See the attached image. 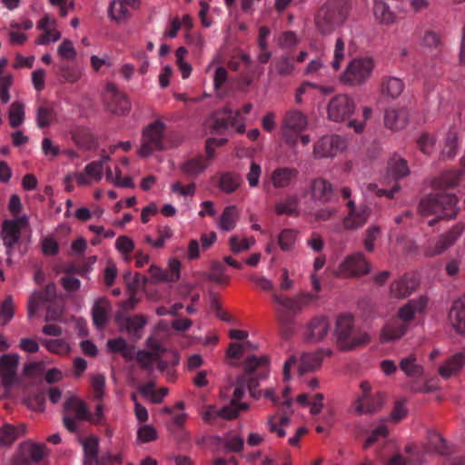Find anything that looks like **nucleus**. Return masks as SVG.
<instances>
[{"label":"nucleus","instance_id":"obj_43","mask_svg":"<svg viewBox=\"0 0 465 465\" xmlns=\"http://www.w3.org/2000/svg\"><path fill=\"white\" fill-rule=\"evenodd\" d=\"M25 104L20 101H15L11 104L8 112L9 124L13 128H17L25 121Z\"/></svg>","mask_w":465,"mask_h":465},{"label":"nucleus","instance_id":"obj_42","mask_svg":"<svg viewBox=\"0 0 465 465\" xmlns=\"http://www.w3.org/2000/svg\"><path fill=\"white\" fill-rule=\"evenodd\" d=\"M373 13L375 18L381 24L390 25L395 20L393 12H391L389 5L381 0L375 1Z\"/></svg>","mask_w":465,"mask_h":465},{"label":"nucleus","instance_id":"obj_49","mask_svg":"<svg viewBox=\"0 0 465 465\" xmlns=\"http://www.w3.org/2000/svg\"><path fill=\"white\" fill-rule=\"evenodd\" d=\"M124 279L130 292H137L140 288L144 287L150 282V278L137 272L133 274L131 272H126L124 274Z\"/></svg>","mask_w":465,"mask_h":465},{"label":"nucleus","instance_id":"obj_63","mask_svg":"<svg viewBox=\"0 0 465 465\" xmlns=\"http://www.w3.org/2000/svg\"><path fill=\"white\" fill-rule=\"evenodd\" d=\"M390 165L391 175L396 179H401L409 173L407 162L403 159L394 160Z\"/></svg>","mask_w":465,"mask_h":465},{"label":"nucleus","instance_id":"obj_27","mask_svg":"<svg viewBox=\"0 0 465 465\" xmlns=\"http://www.w3.org/2000/svg\"><path fill=\"white\" fill-rule=\"evenodd\" d=\"M213 159H208V155H197L185 160L180 166L183 173L189 177H196L202 173Z\"/></svg>","mask_w":465,"mask_h":465},{"label":"nucleus","instance_id":"obj_7","mask_svg":"<svg viewBox=\"0 0 465 465\" xmlns=\"http://www.w3.org/2000/svg\"><path fill=\"white\" fill-rule=\"evenodd\" d=\"M308 125L307 116L297 109L288 110L282 119L281 132L284 143L294 147L298 143L299 134Z\"/></svg>","mask_w":465,"mask_h":465},{"label":"nucleus","instance_id":"obj_17","mask_svg":"<svg viewBox=\"0 0 465 465\" xmlns=\"http://www.w3.org/2000/svg\"><path fill=\"white\" fill-rule=\"evenodd\" d=\"M18 363L19 358L16 354H5L0 357V376L5 387H10L16 381Z\"/></svg>","mask_w":465,"mask_h":465},{"label":"nucleus","instance_id":"obj_18","mask_svg":"<svg viewBox=\"0 0 465 465\" xmlns=\"http://www.w3.org/2000/svg\"><path fill=\"white\" fill-rule=\"evenodd\" d=\"M295 71V61L292 54H284L276 56L270 65L268 75L270 77L281 76L289 77Z\"/></svg>","mask_w":465,"mask_h":465},{"label":"nucleus","instance_id":"obj_22","mask_svg":"<svg viewBox=\"0 0 465 465\" xmlns=\"http://www.w3.org/2000/svg\"><path fill=\"white\" fill-rule=\"evenodd\" d=\"M427 303L428 300L424 296L412 299L399 309L395 319H399L401 322H406L407 327H409V323L414 319L415 314L422 312Z\"/></svg>","mask_w":465,"mask_h":465},{"label":"nucleus","instance_id":"obj_59","mask_svg":"<svg viewBox=\"0 0 465 465\" xmlns=\"http://www.w3.org/2000/svg\"><path fill=\"white\" fill-rule=\"evenodd\" d=\"M183 307V305L182 303L176 302V343H182L181 339L183 337L179 334V332L188 330L193 324L191 320L183 318L178 312V311Z\"/></svg>","mask_w":465,"mask_h":465},{"label":"nucleus","instance_id":"obj_45","mask_svg":"<svg viewBox=\"0 0 465 465\" xmlns=\"http://www.w3.org/2000/svg\"><path fill=\"white\" fill-rule=\"evenodd\" d=\"M400 368L409 377L419 378L423 374L422 366L417 363V359L413 355L401 359Z\"/></svg>","mask_w":465,"mask_h":465},{"label":"nucleus","instance_id":"obj_28","mask_svg":"<svg viewBox=\"0 0 465 465\" xmlns=\"http://www.w3.org/2000/svg\"><path fill=\"white\" fill-rule=\"evenodd\" d=\"M111 305L107 299L99 298L92 308V318L97 329H103L109 320Z\"/></svg>","mask_w":465,"mask_h":465},{"label":"nucleus","instance_id":"obj_36","mask_svg":"<svg viewBox=\"0 0 465 465\" xmlns=\"http://www.w3.org/2000/svg\"><path fill=\"white\" fill-rule=\"evenodd\" d=\"M147 342L153 352L139 351L136 355V359L138 362L141 363V367L143 370H149L151 368L153 363V353H154L156 356H160L161 353L164 351L162 345L153 339H148Z\"/></svg>","mask_w":465,"mask_h":465},{"label":"nucleus","instance_id":"obj_46","mask_svg":"<svg viewBox=\"0 0 465 465\" xmlns=\"http://www.w3.org/2000/svg\"><path fill=\"white\" fill-rule=\"evenodd\" d=\"M241 177L232 173H223L219 180V188L226 193H232L238 189L241 184Z\"/></svg>","mask_w":465,"mask_h":465},{"label":"nucleus","instance_id":"obj_32","mask_svg":"<svg viewBox=\"0 0 465 465\" xmlns=\"http://www.w3.org/2000/svg\"><path fill=\"white\" fill-rule=\"evenodd\" d=\"M408 122V112L404 109H387L384 114V124L391 130H400L405 127Z\"/></svg>","mask_w":465,"mask_h":465},{"label":"nucleus","instance_id":"obj_4","mask_svg":"<svg viewBox=\"0 0 465 465\" xmlns=\"http://www.w3.org/2000/svg\"><path fill=\"white\" fill-rule=\"evenodd\" d=\"M457 203V197L451 193L430 194L420 200L419 211L422 215H436V218L428 223L430 226H433L439 220L454 218L458 213Z\"/></svg>","mask_w":465,"mask_h":465},{"label":"nucleus","instance_id":"obj_57","mask_svg":"<svg viewBox=\"0 0 465 465\" xmlns=\"http://www.w3.org/2000/svg\"><path fill=\"white\" fill-rule=\"evenodd\" d=\"M296 231L292 229H283L278 237V242L282 251H289L296 240Z\"/></svg>","mask_w":465,"mask_h":465},{"label":"nucleus","instance_id":"obj_10","mask_svg":"<svg viewBox=\"0 0 465 465\" xmlns=\"http://www.w3.org/2000/svg\"><path fill=\"white\" fill-rule=\"evenodd\" d=\"M64 426L71 432L78 429V421L87 420L88 408L86 404L76 396L68 397L64 403Z\"/></svg>","mask_w":465,"mask_h":465},{"label":"nucleus","instance_id":"obj_13","mask_svg":"<svg viewBox=\"0 0 465 465\" xmlns=\"http://www.w3.org/2000/svg\"><path fill=\"white\" fill-rule=\"evenodd\" d=\"M27 225V217L22 216L15 220H7L3 223L1 236L4 244L7 247V253L10 254L11 250L16 244L21 236V231Z\"/></svg>","mask_w":465,"mask_h":465},{"label":"nucleus","instance_id":"obj_51","mask_svg":"<svg viewBox=\"0 0 465 465\" xmlns=\"http://www.w3.org/2000/svg\"><path fill=\"white\" fill-rule=\"evenodd\" d=\"M458 136L454 131H450L445 138L441 155L446 159H452L457 154Z\"/></svg>","mask_w":465,"mask_h":465},{"label":"nucleus","instance_id":"obj_3","mask_svg":"<svg viewBox=\"0 0 465 465\" xmlns=\"http://www.w3.org/2000/svg\"><path fill=\"white\" fill-rule=\"evenodd\" d=\"M349 8V0H327L315 16L318 31L323 35L333 33L346 21Z\"/></svg>","mask_w":465,"mask_h":465},{"label":"nucleus","instance_id":"obj_26","mask_svg":"<svg viewBox=\"0 0 465 465\" xmlns=\"http://www.w3.org/2000/svg\"><path fill=\"white\" fill-rule=\"evenodd\" d=\"M383 400L381 395H371L368 397H359L353 403L354 411L357 414H371L377 412L382 406Z\"/></svg>","mask_w":465,"mask_h":465},{"label":"nucleus","instance_id":"obj_40","mask_svg":"<svg viewBox=\"0 0 465 465\" xmlns=\"http://www.w3.org/2000/svg\"><path fill=\"white\" fill-rule=\"evenodd\" d=\"M184 403L183 401H176V440L179 439L181 441H187L190 439V434L183 429V424L186 422L188 415L183 412Z\"/></svg>","mask_w":465,"mask_h":465},{"label":"nucleus","instance_id":"obj_6","mask_svg":"<svg viewBox=\"0 0 465 465\" xmlns=\"http://www.w3.org/2000/svg\"><path fill=\"white\" fill-rule=\"evenodd\" d=\"M165 124L156 120L147 124L142 131L140 147L137 153L142 158H147L155 151H163L167 148L165 142Z\"/></svg>","mask_w":465,"mask_h":465},{"label":"nucleus","instance_id":"obj_11","mask_svg":"<svg viewBox=\"0 0 465 465\" xmlns=\"http://www.w3.org/2000/svg\"><path fill=\"white\" fill-rule=\"evenodd\" d=\"M347 147L346 140L338 135L331 134L321 137L313 146V154L317 158L333 157Z\"/></svg>","mask_w":465,"mask_h":465},{"label":"nucleus","instance_id":"obj_23","mask_svg":"<svg viewBox=\"0 0 465 465\" xmlns=\"http://www.w3.org/2000/svg\"><path fill=\"white\" fill-rule=\"evenodd\" d=\"M419 285L418 279L412 274H405L391 284V294L397 299L405 298L416 290Z\"/></svg>","mask_w":465,"mask_h":465},{"label":"nucleus","instance_id":"obj_12","mask_svg":"<svg viewBox=\"0 0 465 465\" xmlns=\"http://www.w3.org/2000/svg\"><path fill=\"white\" fill-rule=\"evenodd\" d=\"M354 110V101L346 94H339L331 98L328 104V118L333 122H343L350 118Z\"/></svg>","mask_w":465,"mask_h":465},{"label":"nucleus","instance_id":"obj_25","mask_svg":"<svg viewBox=\"0 0 465 465\" xmlns=\"http://www.w3.org/2000/svg\"><path fill=\"white\" fill-rule=\"evenodd\" d=\"M298 171L292 167H278L271 174V182L275 189L289 187L297 178Z\"/></svg>","mask_w":465,"mask_h":465},{"label":"nucleus","instance_id":"obj_30","mask_svg":"<svg viewBox=\"0 0 465 465\" xmlns=\"http://www.w3.org/2000/svg\"><path fill=\"white\" fill-rule=\"evenodd\" d=\"M221 114V116H217L214 119L212 124L213 131L216 134H223L229 127H233L238 121L240 112L226 107L223 110Z\"/></svg>","mask_w":465,"mask_h":465},{"label":"nucleus","instance_id":"obj_9","mask_svg":"<svg viewBox=\"0 0 465 465\" xmlns=\"http://www.w3.org/2000/svg\"><path fill=\"white\" fill-rule=\"evenodd\" d=\"M105 110L115 115H125L131 110L127 95L118 90L113 83H107L102 94Z\"/></svg>","mask_w":465,"mask_h":465},{"label":"nucleus","instance_id":"obj_29","mask_svg":"<svg viewBox=\"0 0 465 465\" xmlns=\"http://www.w3.org/2000/svg\"><path fill=\"white\" fill-rule=\"evenodd\" d=\"M406 322L399 319H392L387 322L381 330V340L382 342H390L401 338L407 331Z\"/></svg>","mask_w":465,"mask_h":465},{"label":"nucleus","instance_id":"obj_33","mask_svg":"<svg viewBox=\"0 0 465 465\" xmlns=\"http://www.w3.org/2000/svg\"><path fill=\"white\" fill-rule=\"evenodd\" d=\"M464 364L465 354L463 352L455 353L443 365L440 367L439 373L442 378L448 379L460 371Z\"/></svg>","mask_w":465,"mask_h":465},{"label":"nucleus","instance_id":"obj_5","mask_svg":"<svg viewBox=\"0 0 465 465\" xmlns=\"http://www.w3.org/2000/svg\"><path fill=\"white\" fill-rule=\"evenodd\" d=\"M334 334L337 345L342 351H351L370 342L369 334L355 328L354 319L349 314L337 318Z\"/></svg>","mask_w":465,"mask_h":465},{"label":"nucleus","instance_id":"obj_64","mask_svg":"<svg viewBox=\"0 0 465 465\" xmlns=\"http://www.w3.org/2000/svg\"><path fill=\"white\" fill-rule=\"evenodd\" d=\"M43 31L44 35L36 39V45H47L50 42H56L61 38V33L56 29V26H52Z\"/></svg>","mask_w":465,"mask_h":465},{"label":"nucleus","instance_id":"obj_19","mask_svg":"<svg viewBox=\"0 0 465 465\" xmlns=\"http://www.w3.org/2000/svg\"><path fill=\"white\" fill-rule=\"evenodd\" d=\"M56 297V286L51 282L45 286L44 291L34 292L28 300L27 312L28 317L32 318L35 316L39 309L41 303L51 302Z\"/></svg>","mask_w":465,"mask_h":465},{"label":"nucleus","instance_id":"obj_52","mask_svg":"<svg viewBox=\"0 0 465 465\" xmlns=\"http://www.w3.org/2000/svg\"><path fill=\"white\" fill-rule=\"evenodd\" d=\"M25 455L34 462L40 461L46 454V448L44 444L27 443L24 447Z\"/></svg>","mask_w":465,"mask_h":465},{"label":"nucleus","instance_id":"obj_47","mask_svg":"<svg viewBox=\"0 0 465 465\" xmlns=\"http://www.w3.org/2000/svg\"><path fill=\"white\" fill-rule=\"evenodd\" d=\"M237 216L236 206L231 205L225 207L219 220L220 228L223 231L232 230L236 225Z\"/></svg>","mask_w":465,"mask_h":465},{"label":"nucleus","instance_id":"obj_35","mask_svg":"<svg viewBox=\"0 0 465 465\" xmlns=\"http://www.w3.org/2000/svg\"><path fill=\"white\" fill-rule=\"evenodd\" d=\"M173 263V262L170 260V269H163L155 264H152L148 271L150 274V282L153 284H160L172 282L174 277Z\"/></svg>","mask_w":465,"mask_h":465},{"label":"nucleus","instance_id":"obj_58","mask_svg":"<svg viewBox=\"0 0 465 465\" xmlns=\"http://www.w3.org/2000/svg\"><path fill=\"white\" fill-rule=\"evenodd\" d=\"M57 54L64 60L73 61L75 59L77 52L72 41L64 39L57 48Z\"/></svg>","mask_w":465,"mask_h":465},{"label":"nucleus","instance_id":"obj_21","mask_svg":"<svg viewBox=\"0 0 465 465\" xmlns=\"http://www.w3.org/2000/svg\"><path fill=\"white\" fill-rule=\"evenodd\" d=\"M312 198L321 203H327L333 200L335 192L332 184L322 177L314 179L311 183Z\"/></svg>","mask_w":465,"mask_h":465},{"label":"nucleus","instance_id":"obj_20","mask_svg":"<svg viewBox=\"0 0 465 465\" xmlns=\"http://www.w3.org/2000/svg\"><path fill=\"white\" fill-rule=\"evenodd\" d=\"M330 331V323L326 317L316 316L307 325L305 339L307 341L315 343L322 341Z\"/></svg>","mask_w":465,"mask_h":465},{"label":"nucleus","instance_id":"obj_8","mask_svg":"<svg viewBox=\"0 0 465 465\" xmlns=\"http://www.w3.org/2000/svg\"><path fill=\"white\" fill-rule=\"evenodd\" d=\"M374 66L375 62L371 57L355 58L348 64L341 80L351 85H361L371 77Z\"/></svg>","mask_w":465,"mask_h":465},{"label":"nucleus","instance_id":"obj_38","mask_svg":"<svg viewBox=\"0 0 465 465\" xmlns=\"http://www.w3.org/2000/svg\"><path fill=\"white\" fill-rule=\"evenodd\" d=\"M217 417L231 420L236 418V411L232 406H224L218 410L215 406H208L203 412V420L205 422L212 423Z\"/></svg>","mask_w":465,"mask_h":465},{"label":"nucleus","instance_id":"obj_34","mask_svg":"<svg viewBox=\"0 0 465 465\" xmlns=\"http://www.w3.org/2000/svg\"><path fill=\"white\" fill-rule=\"evenodd\" d=\"M322 351L315 352H305L301 356V361L298 365L300 375L319 368L322 361Z\"/></svg>","mask_w":465,"mask_h":465},{"label":"nucleus","instance_id":"obj_39","mask_svg":"<svg viewBox=\"0 0 465 465\" xmlns=\"http://www.w3.org/2000/svg\"><path fill=\"white\" fill-rule=\"evenodd\" d=\"M24 433L25 429L23 425L16 427L11 424H5L0 428V445L10 446Z\"/></svg>","mask_w":465,"mask_h":465},{"label":"nucleus","instance_id":"obj_54","mask_svg":"<svg viewBox=\"0 0 465 465\" xmlns=\"http://www.w3.org/2000/svg\"><path fill=\"white\" fill-rule=\"evenodd\" d=\"M225 270L226 268L222 262H213L211 267V272L208 274V279L219 284L227 283L229 278L225 274Z\"/></svg>","mask_w":465,"mask_h":465},{"label":"nucleus","instance_id":"obj_56","mask_svg":"<svg viewBox=\"0 0 465 465\" xmlns=\"http://www.w3.org/2000/svg\"><path fill=\"white\" fill-rule=\"evenodd\" d=\"M15 309L11 296L5 298L0 308V326L7 324L14 317Z\"/></svg>","mask_w":465,"mask_h":465},{"label":"nucleus","instance_id":"obj_24","mask_svg":"<svg viewBox=\"0 0 465 465\" xmlns=\"http://www.w3.org/2000/svg\"><path fill=\"white\" fill-rule=\"evenodd\" d=\"M449 320L458 333L465 335V295L453 302L449 312Z\"/></svg>","mask_w":465,"mask_h":465},{"label":"nucleus","instance_id":"obj_44","mask_svg":"<svg viewBox=\"0 0 465 465\" xmlns=\"http://www.w3.org/2000/svg\"><path fill=\"white\" fill-rule=\"evenodd\" d=\"M299 198L297 195H289L275 205L277 214L297 215Z\"/></svg>","mask_w":465,"mask_h":465},{"label":"nucleus","instance_id":"obj_1","mask_svg":"<svg viewBox=\"0 0 465 465\" xmlns=\"http://www.w3.org/2000/svg\"><path fill=\"white\" fill-rule=\"evenodd\" d=\"M244 375L239 376L235 382V387L230 404L236 411V416L240 411H245L248 406L245 403H240V400L248 389L251 396L254 399L260 397V391L256 389L259 386V381L263 380L269 373V358L267 356L257 357L255 355H247L243 362Z\"/></svg>","mask_w":465,"mask_h":465},{"label":"nucleus","instance_id":"obj_61","mask_svg":"<svg viewBox=\"0 0 465 465\" xmlns=\"http://www.w3.org/2000/svg\"><path fill=\"white\" fill-rule=\"evenodd\" d=\"M13 84L14 78L11 74H7L5 77L0 78V98L3 104H7L10 101L9 89Z\"/></svg>","mask_w":465,"mask_h":465},{"label":"nucleus","instance_id":"obj_48","mask_svg":"<svg viewBox=\"0 0 465 465\" xmlns=\"http://www.w3.org/2000/svg\"><path fill=\"white\" fill-rule=\"evenodd\" d=\"M109 15L112 20L121 22L130 15V11L124 1L114 0L109 6Z\"/></svg>","mask_w":465,"mask_h":465},{"label":"nucleus","instance_id":"obj_37","mask_svg":"<svg viewBox=\"0 0 465 465\" xmlns=\"http://www.w3.org/2000/svg\"><path fill=\"white\" fill-rule=\"evenodd\" d=\"M404 90V83L394 76H385L381 80V93L392 99L399 97Z\"/></svg>","mask_w":465,"mask_h":465},{"label":"nucleus","instance_id":"obj_62","mask_svg":"<svg viewBox=\"0 0 465 465\" xmlns=\"http://www.w3.org/2000/svg\"><path fill=\"white\" fill-rule=\"evenodd\" d=\"M344 57H345L344 42L341 38H338L336 40L335 48H334V57L331 62V66L335 71H338L341 68V64L344 60Z\"/></svg>","mask_w":465,"mask_h":465},{"label":"nucleus","instance_id":"obj_41","mask_svg":"<svg viewBox=\"0 0 465 465\" xmlns=\"http://www.w3.org/2000/svg\"><path fill=\"white\" fill-rule=\"evenodd\" d=\"M427 439L430 446L435 452L440 455H447L450 452L446 440L436 430H430Z\"/></svg>","mask_w":465,"mask_h":465},{"label":"nucleus","instance_id":"obj_50","mask_svg":"<svg viewBox=\"0 0 465 465\" xmlns=\"http://www.w3.org/2000/svg\"><path fill=\"white\" fill-rule=\"evenodd\" d=\"M54 118V113L49 104L39 105L36 109V124L39 128H45L51 124Z\"/></svg>","mask_w":465,"mask_h":465},{"label":"nucleus","instance_id":"obj_2","mask_svg":"<svg viewBox=\"0 0 465 465\" xmlns=\"http://www.w3.org/2000/svg\"><path fill=\"white\" fill-rule=\"evenodd\" d=\"M312 299L313 296L310 293H302L294 298L279 293L272 294V301L277 304L275 312L280 333L283 339L287 340L294 333V317Z\"/></svg>","mask_w":465,"mask_h":465},{"label":"nucleus","instance_id":"obj_31","mask_svg":"<svg viewBox=\"0 0 465 465\" xmlns=\"http://www.w3.org/2000/svg\"><path fill=\"white\" fill-rule=\"evenodd\" d=\"M81 444L84 450V464H98L99 440L95 436H89L81 439Z\"/></svg>","mask_w":465,"mask_h":465},{"label":"nucleus","instance_id":"obj_14","mask_svg":"<svg viewBox=\"0 0 465 465\" xmlns=\"http://www.w3.org/2000/svg\"><path fill=\"white\" fill-rule=\"evenodd\" d=\"M349 212L343 218L342 226L345 230H356L362 227L370 215V208L366 205L357 206L353 200H349L346 203Z\"/></svg>","mask_w":465,"mask_h":465},{"label":"nucleus","instance_id":"obj_60","mask_svg":"<svg viewBox=\"0 0 465 465\" xmlns=\"http://www.w3.org/2000/svg\"><path fill=\"white\" fill-rule=\"evenodd\" d=\"M253 242V240L247 238L240 239L235 235L232 236L229 241L230 248L233 253H240L249 250Z\"/></svg>","mask_w":465,"mask_h":465},{"label":"nucleus","instance_id":"obj_15","mask_svg":"<svg viewBox=\"0 0 465 465\" xmlns=\"http://www.w3.org/2000/svg\"><path fill=\"white\" fill-rule=\"evenodd\" d=\"M464 231V225H455L447 233L441 235L434 244H430L425 250V254L429 257H433L444 252L449 247L455 243Z\"/></svg>","mask_w":465,"mask_h":465},{"label":"nucleus","instance_id":"obj_53","mask_svg":"<svg viewBox=\"0 0 465 465\" xmlns=\"http://www.w3.org/2000/svg\"><path fill=\"white\" fill-rule=\"evenodd\" d=\"M289 423L290 418L287 416H282L279 419L276 416H271L267 422L270 430L276 433L280 438H282L286 435L283 428L288 426Z\"/></svg>","mask_w":465,"mask_h":465},{"label":"nucleus","instance_id":"obj_16","mask_svg":"<svg viewBox=\"0 0 465 465\" xmlns=\"http://www.w3.org/2000/svg\"><path fill=\"white\" fill-rule=\"evenodd\" d=\"M371 265L362 252L348 256L341 264V272L348 276H361L370 272Z\"/></svg>","mask_w":465,"mask_h":465},{"label":"nucleus","instance_id":"obj_55","mask_svg":"<svg viewBox=\"0 0 465 465\" xmlns=\"http://www.w3.org/2000/svg\"><path fill=\"white\" fill-rule=\"evenodd\" d=\"M145 323L146 321L143 316L135 315L125 320L124 329L128 333L139 336L138 333L144 327Z\"/></svg>","mask_w":465,"mask_h":465}]
</instances>
